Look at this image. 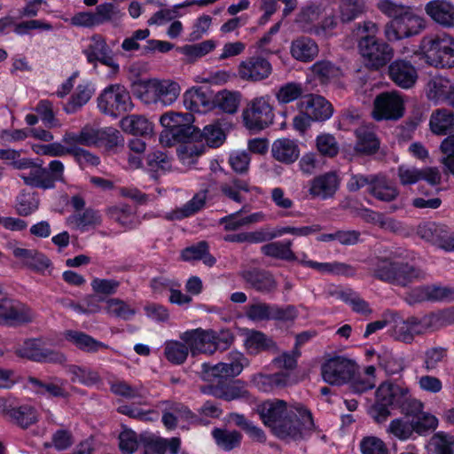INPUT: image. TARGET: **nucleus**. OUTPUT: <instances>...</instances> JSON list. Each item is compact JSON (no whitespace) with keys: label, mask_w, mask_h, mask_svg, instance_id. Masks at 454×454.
Wrapping results in <instances>:
<instances>
[{"label":"nucleus","mask_w":454,"mask_h":454,"mask_svg":"<svg viewBox=\"0 0 454 454\" xmlns=\"http://www.w3.org/2000/svg\"><path fill=\"white\" fill-rule=\"evenodd\" d=\"M262 422L278 439H303L314 427L311 412L301 403L274 398L256 406Z\"/></svg>","instance_id":"1"},{"label":"nucleus","mask_w":454,"mask_h":454,"mask_svg":"<svg viewBox=\"0 0 454 454\" xmlns=\"http://www.w3.org/2000/svg\"><path fill=\"white\" fill-rule=\"evenodd\" d=\"M390 408H398L406 415L414 414L423 408V404L418 399L412 397L407 387L382 383L376 390L375 403L370 410V414L375 422L380 424L391 415Z\"/></svg>","instance_id":"2"},{"label":"nucleus","mask_w":454,"mask_h":454,"mask_svg":"<svg viewBox=\"0 0 454 454\" xmlns=\"http://www.w3.org/2000/svg\"><path fill=\"white\" fill-rule=\"evenodd\" d=\"M403 252H390L378 257L372 265V275L384 282L407 286L424 277L423 272L403 260Z\"/></svg>","instance_id":"3"},{"label":"nucleus","mask_w":454,"mask_h":454,"mask_svg":"<svg viewBox=\"0 0 454 454\" xmlns=\"http://www.w3.org/2000/svg\"><path fill=\"white\" fill-rule=\"evenodd\" d=\"M378 30L376 23L370 20L356 24L352 30L361 56L370 67L375 69L385 66L394 55L387 43L376 39Z\"/></svg>","instance_id":"4"},{"label":"nucleus","mask_w":454,"mask_h":454,"mask_svg":"<svg viewBox=\"0 0 454 454\" xmlns=\"http://www.w3.org/2000/svg\"><path fill=\"white\" fill-rule=\"evenodd\" d=\"M181 90L180 84L175 80L152 78L141 81L135 95L145 105L168 107L178 99Z\"/></svg>","instance_id":"5"},{"label":"nucleus","mask_w":454,"mask_h":454,"mask_svg":"<svg viewBox=\"0 0 454 454\" xmlns=\"http://www.w3.org/2000/svg\"><path fill=\"white\" fill-rule=\"evenodd\" d=\"M420 53L425 61L435 67H454V38L446 33L423 37Z\"/></svg>","instance_id":"6"},{"label":"nucleus","mask_w":454,"mask_h":454,"mask_svg":"<svg viewBox=\"0 0 454 454\" xmlns=\"http://www.w3.org/2000/svg\"><path fill=\"white\" fill-rule=\"evenodd\" d=\"M97 103L102 114L114 118L134 107L129 92L120 83L106 86L98 95Z\"/></svg>","instance_id":"7"},{"label":"nucleus","mask_w":454,"mask_h":454,"mask_svg":"<svg viewBox=\"0 0 454 454\" xmlns=\"http://www.w3.org/2000/svg\"><path fill=\"white\" fill-rule=\"evenodd\" d=\"M270 96L253 98L243 111L244 125L250 130H262L273 122V107Z\"/></svg>","instance_id":"8"},{"label":"nucleus","mask_w":454,"mask_h":454,"mask_svg":"<svg viewBox=\"0 0 454 454\" xmlns=\"http://www.w3.org/2000/svg\"><path fill=\"white\" fill-rule=\"evenodd\" d=\"M356 364L342 356H336L327 359L321 367L323 380L331 385H343L349 381L355 375Z\"/></svg>","instance_id":"9"},{"label":"nucleus","mask_w":454,"mask_h":454,"mask_svg":"<svg viewBox=\"0 0 454 454\" xmlns=\"http://www.w3.org/2000/svg\"><path fill=\"white\" fill-rule=\"evenodd\" d=\"M82 52L88 63L94 67L100 63L110 67L114 74L119 71L120 67L114 59L113 50L101 35L96 34L88 38L82 46Z\"/></svg>","instance_id":"10"},{"label":"nucleus","mask_w":454,"mask_h":454,"mask_svg":"<svg viewBox=\"0 0 454 454\" xmlns=\"http://www.w3.org/2000/svg\"><path fill=\"white\" fill-rule=\"evenodd\" d=\"M247 364L245 356L237 350L231 351L225 362L219 363L214 366L207 364H202V378L207 381L215 379L236 377L239 375L244 367Z\"/></svg>","instance_id":"11"},{"label":"nucleus","mask_w":454,"mask_h":454,"mask_svg":"<svg viewBox=\"0 0 454 454\" xmlns=\"http://www.w3.org/2000/svg\"><path fill=\"white\" fill-rule=\"evenodd\" d=\"M35 317V312L27 304L9 297L0 298L1 325H23L33 322Z\"/></svg>","instance_id":"12"},{"label":"nucleus","mask_w":454,"mask_h":454,"mask_svg":"<svg viewBox=\"0 0 454 454\" xmlns=\"http://www.w3.org/2000/svg\"><path fill=\"white\" fill-rule=\"evenodd\" d=\"M373 118L380 120H398L404 113V101L396 91L383 92L374 99Z\"/></svg>","instance_id":"13"},{"label":"nucleus","mask_w":454,"mask_h":454,"mask_svg":"<svg viewBox=\"0 0 454 454\" xmlns=\"http://www.w3.org/2000/svg\"><path fill=\"white\" fill-rule=\"evenodd\" d=\"M270 62L261 56H252L242 60L238 66V76L245 82L263 81L272 74Z\"/></svg>","instance_id":"14"},{"label":"nucleus","mask_w":454,"mask_h":454,"mask_svg":"<svg viewBox=\"0 0 454 454\" xmlns=\"http://www.w3.org/2000/svg\"><path fill=\"white\" fill-rule=\"evenodd\" d=\"M179 338L189 346L192 356L198 354L212 355L215 352L214 330L200 327L187 330L182 333Z\"/></svg>","instance_id":"15"},{"label":"nucleus","mask_w":454,"mask_h":454,"mask_svg":"<svg viewBox=\"0 0 454 454\" xmlns=\"http://www.w3.org/2000/svg\"><path fill=\"white\" fill-rule=\"evenodd\" d=\"M399 183L403 186H409L425 180L430 185H437L441 183L442 175L435 167H426L422 168L409 165H400L397 168Z\"/></svg>","instance_id":"16"},{"label":"nucleus","mask_w":454,"mask_h":454,"mask_svg":"<svg viewBox=\"0 0 454 454\" xmlns=\"http://www.w3.org/2000/svg\"><path fill=\"white\" fill-rule=\"evenodd\" d=\"M17 354L35 362L64 364L67 361L63 353L41 348V341L38 340H26L23 346L17 350Z\"/></svg>","instance_id":"17"},{"label":"nucleus","mask_w":454,"mask_h":454,"mask_svg":"<svg viewBox=\"0 0 454 454\" xmlns=\"http://www.w3.org/2000/svg\"><path fill=\"white\" fill-rule=\"evenodd\" d=\"M340 187V178L335 172L318 175L309 182L308 192L313 199L328 200L333 198Z\"/></svg>","instance_id":"18"},{"label":"nucleus","mask_w":454,"mask_h":454,"mask_svg":"<svg viewBox=\"0 0 454 454\" xmlns=\"http://www.w3.org/2000/svg\"><path fill=\"white\" fill-rule=\"evenodd\" d=\"M388 74L392 82L402 89H411L418 80L416 67L408 60L395 59L388 67Z\"/></svg>","instance_id":"19"},{"label":"nucleus","mask_w":454,"mask_h":454,"mask_svg":"<svg viewBox=\"0 0 454 454\" xmlns=\"http://www.w3.org/2000/svg\"><path fill=\"white\" fill-rule=\"evenodd\" d=\"M183 102L186 109L200 114L207 113L215 107L212 93L201 87H192L185 90Z\"/></svg>","instance_id":"20"},{"label":"nucleus","mask_w":454,"mask_h":454,"mask_svg":"<svg viewBox=\"0 0 454 454\" xmlns=\"http://www.w3.org/2000/svg\"><path fill=\"white\" fill-rule=\"evenodd\" d=\"M427 15L439 26L454 27V4L449 0H431L425 5Z\"/></svg>","instance_id":"21"},{"label":"nucleus","mask_w":454,"mask_h":454,"mask_svg":"<svg viewBox=\"0 0 454 454\" xmlns=\"http://www.w3.org/2000/svg\"><path fill=\"white\" fill-rule=\"evenodd\" d=\"M251 382L258 390L270 393L276 388L291 386L296 383V380L288 372H276L273 374H254L252 376Z\"/></svg>","instance_id":"22"},{"label":"nucleus","mask_w":454,"mask_h":454,"mask_svg":"<svg viewBox=\"0 0 454 454\" xmlns=\"http://www.w3.org/2000/svg\"><path fill=\"white\" fill-rule=\"evenodd\" d=\"M301 111L306 112L313 121H325L333 115L332 105L319 95H308L299 102Z\"/></svg>","instance_id":"23"},{"label":"nucleus","mask_w":454,"mask_h":454,"mask_svg":"<svg viewBox=\"0 0 454 454\" xmlns=\"http://www.w3.org/2000/svg\"><path fill=\"white\" fill-rule=\"evenodd\" d=\"M243 336L245 348L249 354L256 355L262 351H278L275 341L262 332L246 329L243 332Z\"/></svg>","instance_id":"24"},{"label":"nucleus","mask_w":454,"mask_h":454,"mask_svg":"<svg viewBox=\"0 0 454 454\" xmlns=\"http://www.w3.org/2000/svg\"><path fill=\"white\" fill-rule=\"evenodd\" d=\"M204 393L225 401L248 399L249 392L239 381L231 384H216L204 388Z\"/></svg>","instance_id":"25"},{"label":"nucleus","mask_w":454,"mask_h":454,"mask_svg":"<svg viewBox=\"0 0 454 454\" xmlns=\"http://www.w3.org/2000/svg\"><path fill=\"white\" fill-rule=\"evenodd\" d=\"M317 43L310 37L300 36L293 40L290 45V54L297 61L311 62L318 55Z\"/></svg>","instance_id":"26"},{"label":"nucleus","mask_w":454,"mask_h":454,"mask_svg":"<svg viewBox=\"0 0 454 454\" xmlns=\"http://www.w3.org/2000/svg\"><path fill=\"white\" fill-rule=\"evenodd\" d=\"M67 223L74 230L86 232L93 230L102 223V216L98 211L87 208L82 212H75L69 215Z\"/></svg>","instance_id":"27"},{"label":"nucleus","mask_w":454,"mask_h":454,"mask_svg":"<svg viewBox=\"0 0 454 454\" xmlns=\"http://www.w3.org/2000/svg\"><path fill=\"white\" fill-rule=\"evenodd\" d=\"M64 338L78 349L86 353H96L101 349L109 348V346L99 341L92 336L80 331L68 330L64 333Z\"/></svg>","instance_id":"28"},{"label":"nucleus","mask_w":454,"mask_h":454,"mask_svg":"<svg viewBox=\"0 0 454 454\" xmlns=\"http://www.w3.org/2000/svg\"><path fill=\"white\" fill-rule=\"evenodd\" d=\"M272 157L284 164H292L299 158L300 149L294 140L283 137L276 139L271 145Z\"/></svg>","instance_id":"29"},{"label":"nucleus","mask_w":454,"mask_h":454,"mask_svg":"<svg viewBox=\"0 0 454 454\" xmlns=\"http://www.w3.org/2000/svg\"><path fill=\"white\" fill-rule=\"evenodd\" d=\"M243 212L244 208L225 215L219 220V223L223 226L226 231H234L265 220V215L262 212H255L245 216L242 215Z\"/></svg>","instance_id":"30"},{"label":"nucleus","mask_w":454,"mask_h":454,"mask_svg":"<svg viewBox=\"0 0 454 454\" xmlns=\"http://www.w3.org/2000/svg\"><path fill=\"white\" fill-rule=\"evenodd\" d=\"M95 92V88L90 82L83 81L77 85L70 99L64 106L67 114H74L86 105Z\"/></svg>","instance_id":"31"},{"label":"nucleus","mask_w":454,"mask_h":454,"mask_svg":"<svg viewBox=\"0 0 454 454\" xmlns=\"http://www.w3.org/2000/svg\"><path fill=\"white\" fill-rule=\"evenodd\" d=\"M106 214L125 230L135 229L140 224V220L131 207L125 204L109 207L106 209Z\"/></svg>","instance_id":"32"},{"label":"nucleus","mask_w":454,"mask_h":454,"mask_svg":"<svg viewBox=\"0 0 454 454\" xmlns=\"http://www.w3.org/2000/svg\"><path fill=\"white\" fill-rule=\"evenodd\" d=\"M241 276L247 285L259 292L268 293L277 286L272 275L266 271L245 270L241 273Z\"/></svg>","instance_id":"33"},{"label":"nucleus","mask_w":454,"mask_h":454,"mask_svg":"<svg viewBox=\"0 0 454 454\" xmlns=\"http://www.w3.org/2000/svg\"><path fill=\"white\" fill-rule=\"evenodd\" d=\"M27 170V172H21L19 175L25 184L43 190L54 188L55 184L49 178L46 168L40 164L35 163Z\"/></svg>","instance_id":"34"},{"label":"nucleus","mask_w":454,"mask_h":454,"mask_svg":"<svg viewBox=\"0 0 454 454\" xmlns=\"http://www.w3.org/2000/svg\"><path fill=\"white\" fill-rule=\"evenodd\" d=\"M220 191L229 200L241 203L244 200L242 192H258L259 188L251 186L247 180L232 178L229 182L222 184Z\"/></svg>","instance_id":"35"},{"label":"nucleus","mask_w":454,"mask_h":454,"mask_svg":"<svg viewBox=\"0 0 454 454\" xmlns=\"http://www.w3.org/2000/svg\"><path fill=\"white\" fill-rule=\"evenodd\" d=\"M429 126L435 135L454 131V113L447 109L435 110L430 116Z\"/></svg>","instance_id":"36"},{"label":"nucleus","mask_w":454,"mask_h":454,"mask_svg":"<svg viewBox=\"0 0 454 454\" xmlns=\"http://www.w3.org/2000/svg\"><path fill=\"white\" fill-rule=\"evenodd\" d=\"M300 264L314 269L321 273L333 275L353 276L356 272L351 265L339 262H317L312 260H301Z\"/></svg>","instance_id":"37"},{"label":"nucleus","mask_w":454,"mask_h":454,"mask_svg":"<svg viewBox=\"0 0 454 454\" xmlns=\"http://www.w3.org/2000/svg\"><path fill=\"white\" fill-rule=\"evenodd\" d=\"M109 384L113 394L125 399H144L147 395V391L142 385H130L119 379L110 381Z\"/></svg>","instance_id":"38"},{"label":"nucleus","mask_w":454,"mask_h":454,"mask_svg":"<svg viewBox=\"0 0 454 454\" xmlns=\"http://www.w3.org/2000/svg\"><path fill=\"white\" fill-rule=\"evenodd\" d=\"M191 352L189 346L183 340H168L163 344L165 358L175 365L183 364Z\"/></svg>","instance_id":"39"},{"label":"nucleus","mask_w":454,"mask_h":454,"mask_svg":"<svg viewBox=\"0 0 454 454\" xmlns=\"http://www.w3.org/2000/svg\"><path fill=\"white\" fill-rule=\"evenodd\" d=\"M322 14L323 9L319 5H308L297 15L296 23L304 33L313 35Z\"/></svg>","instance_id":"40"},{"label":"nucleus","mask_w":454,"mask_h":454,"mask_svg":"<svg viewBox=\"0 0 454 454\" xmlns=\"http://www.w3.org/2000/svg\"><path fill=\"white\" fill-rule=\"evenodd\" d=\"M207 195L205 192H198L184 206L169 212L166 215V218L168 220H181L183 218L191 216L204 207Z\"/></svg>","instance_id":"41"},{"label":"nucleus","mask_w":454,"mask_h":454,"mask_svg":"<svg viewBox=\"0 0 454 454\" xmlns=\"http://www.w3.org/2000/svg\"><path fill=\"white\" fill-rule=\"evenodd\" d=\"M121 128L134 136H145L153 131V124L144 116L131 114L121 119Z\"/></svg>","instance_id":"42"},{"label":"nucleus","mask_w":454,"mask_h":454,"mask_svg":"<svg viewBox=\"0 0 454 454\" xmlns=\"http://www.w3.org/2000/svg\"><path fill=\"white\" fill-rule=\"evenodd\" d=\"M311 71L322 83L337 82L343 74L339 67L328 60L317 61Z\"/></svg>","instance_id":"43"},{"label":"nucleus","mask_w":454,"mask_h":454,"mask_svg":"<svg viewBox=\"0 0 454 454\" xmlns=\"http://www.w3.org/2000/svg\"><path fill=\"white\" fill-rule=\"evenodd\" d=\"M357 142L356 150L364 154H372L377 152L380 142L374 132L367 126H361L356 130Z\"/></svg>","instance_id":"44"},{"label":"nucleus","mask_w":454,"mask_h":454,"mask_svg":"<svg viewBox=\"0 0 454 454\" xmlns=\"http://www.w3.org/2000/svg\"><path fill=\"white\" fill-rule=\"evenodd\" d=\"M452 83L446 78L439 76L430 80L427 86V96L434 103L447 102Z\"/></svg>","instance_id":"45"},{"label":"nucleus","mask_w":454,"mask_h":454,"mask_svg":"<svg viewBox=\"0 0 454 454\" xmlns=\"http://www.w3.org/2000/svg\"><path fill=\"white\" fill-rule=\"evenodd\" d=\"M292 241H276L268 243L261 247L262 253L270 257L287 262L295 261L297 256L291 249Z\"/></svg>","instance_id":"46"},{"label":"nucleus","mask_w":454,"mask_h":454,"mask_svg":"<svg viewBox=\"0 0 454 454\" xmlns=\"http://www.w3.org/2000/svg\"><path fill=\"white\" fill-rule=\"evenodd\" d=\"M427 454H454V437L444 432L434 434L427 443Z\"/></svg>","instance_id":"47"},{"label":"nucleus","mask_w":454,"mask_h":454,"mask_svg":"<svg viewBox=\"0 0 454 454\" xmlns=\"http://www.w3.org/2000/svg\"><path fill=\"white\" fill-rule=\"evenodd\" d=\"M193 121V116L189 114H182L176 112H168L162 114L160 118V124L172 131L183 128L184 130L189 131L192 127L190 125Z\"/></svg>","instance_id":"48"},{"label":"nucleus","mask_w":454,"mask_h":454,"mask_svg":"<svg viewBox=\"0 0 454 454\" xmlns=\"http://www.w3.org/2000/svg\"><path fill=\"white\" fill-rule=\"evenodd\" d=\"M67 372L71 375L73 382H78L86 386H92L100 382L98 372L91 368L75 364L68 365Z\"/></svg>","instance_id":"49"},{"label":"nucleus","mask_w":454,"mask_h":454,"mask_svg":"<svg viewBox=\"0 0 454 454\" xmlns=\"http://www.w3.org/2000/svg\"><path fill=\"white\" fill-rule=\"evenodd\" d=\"M402 27L406 37L418 35L425 27L424 20L407 7L396 20Z\"/></svg>","instance_id":"50"},{"label":"nucleus","mask_w":454,"mask_h":454,"mask_svg":"<svg viewBox=\"0 0 454 454\" xmlns=\"http://www.w3.org/2000/svg\"><path fill=\"white\" fill-rule=\"evenodd\" d=\"M104 302V310L110 317L129 320L136 313L133 308L121 299L108 298L105 299Z\"/></svg>","instance_id":"51"},{"label":"nucleus","mask_w":454,"mask_h":454,"mask_svg":"<svg viewBox=\"0 0 454 454\" xmlns=\"http://www.w3.org/2000/svg\"><path fill=\"white\" fill-rule=\"evenodd\" d=\"M181 256L187 262L201 260L207 266H213L215 263V259L209 254L207 243L205 241L186 247L182 251Z\"/></svg>","instance_id":"52"},{"label":"nucleus","mask_w":454,"mask_h":454,"mask_svg":"<svg viewBox=\"0 0 454 454\" xmlns=\"http://www.w3.org/2000/svg\"><path fill=\"white\" fill-rule=\"evenodd\" d=\"M7 413L11 419L22 428H27L38 419L37 411L30 405L12 408Z\"/></svg>","instance_id":"53"},{"label":"nucleus","mask_w":454,"mask_h":454,"mask_svg":"<svg viewBox=\"0 0 454 454\" xmlns=\"http://www.w3.org/2000/svg\"><path fill=\"white\" fill-rule=\"evenodd\" d=\"M212 435L218 447L224 450H231L240 444L242 435L236 430L215 428Z\"/></svg>","instance_id":"54"},{"label":"nucleus","mask_w":454,"mask_h":454,"mask_svg":"<svg viewBox=\"0 0 454 454\" xmlns=\"http://www.w3.org/2000/svg\"><path fill=\"white\" fill-rule=\"evenodd\" d=\"M364 11V0H342L339 5L340 19L344 23L356 20Z\"/></svg>","instance_id":"55"},{"label":"nucleus","mask_w":454,"mask_h":454,"mask_svg":"<svg viewBox=\"0 0 454 454\" xmlns=\"http://www.w3.org/2000/svg\"><path fill=\"white\" fill-rule=\"evenodd\" d=\"M370 192L378 200L383 201H391L398 195L397 189L389 184L385 176H377L372 186L370 188Z\"/></svg>","instance_id":"56"},{"label":"nucleus","mask_w":454,"mask_h":454,"mask_svg":"<svg viewBox=\"0 0 454 454\" xmlns=\"http://www.w3.org/2000/svg\"><path fill=\"white\" fill-rule=\"evenodd\" d=\"M96 27L107 22L119 20L122 14L120 10L111 3H105L98 5L92 12Z\"/></svg>","instance_id":"57"},{"label":"nucleus","mask_w":454,"mask_h":454,"mask_svg":"<svg viewBox=\"0 0 454 454\" xmlns=\"http://www.w3.org/2000/svg\"><path fill=\"white\" fill-rule=\"evenodd\" d=\"M215 47V41L206 40L200 43L184 45L179 49V51L184 55L189 61H194L211 52Z\"/></svg>","instance_id":"58"},{"label":"nucleus","mask_w":454,"mask_h":454,"mask_svg":"<svg viewBox=\"0 0 454 454\" xmlns=\"http://www.w3.org/2000/svg\"><path fill=\"white\" fill-rule=\"evenodd\" d=\"M338 24V17L333 12L325 13L323 17L321 16L318 20V23L313 31V35L322 39L333 37L335 35L334 31L337 28Z\"/></svg>","instance_id":"59"},{"label":"nucleus","mask_w":454,"mask_h":454,"mask_svg":"<svg viewBox=\"0 0 454 454\" xmlns=\"http://www.w3.org/2000/svg\"><path fill=\"white\" fill-rule=\"evenodd\" d=\"M375 367L369 365L364 369V375H357L352 381L351 388L355 393L362 394L372 389L376 385Z\"/></svg>","instance_id":"60"},{"label":"nucleus","mask_w":454,"mask_h":454,"mask_svg":"<svg viewBox=\"0 0 454 454\" xmlns=\"http://www.w3.org/2000/svg\"><path fill=\"white\" fill-rule=\"evenodd\" d=\"M414 432L413 421L410 422L403 419H393L387 428V433L401 441L411 438Z\"/></svg>","instance_id":"61"},{"label":"nucleus","mask_w":454,"mask_h":454,"mask_svg":"<svg viewBox=\"0 0 454 454\" xmlns=\"http://www.w3.org/2000/svg\"><path fill=\"white\" fill-rule=\"evenodd\" d=\"M303 93V87L298 82H287L281 85L275 96L279 104H288L299 98Z\"/></svg>","instance_id":"62"},{"label":"nucleus","mask_w":454,"mask_h":454,"mask_svg":"<svg viewBox=\"0 0 454 454\" xmlns=\"http://www.w3.org/2000/svg\"><path fill=\"white\" fill-rule=\"evenodd\" d=\"M446 229V226L442 224L427 223L419 226V234L423 239L439 247Z\"/></svg>","instance_id":"63"},{"label":"nucleus","mask_w":454,"mask_h":454,"mask_svg":"<svg viewBox=\"0 0 454 454\" xmlns=\"http://www.w3.org/2000/svg\"><path fill=\"white\" fill-rule=\"evenodd\" d=\"M440 151L442 153L440 162L444 170L454 176V135L449 136L442 141Z\"/></svg>","instance_id":"64"}]
</instances>
